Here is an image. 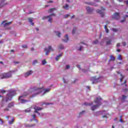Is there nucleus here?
I'll return each mask as SVG.
<instances>
[{"label": "nucleus", "mask_w": 128, "mask_h": 128, "mask_svg": "<svg viewBox=\"0 0 128 128\" xmlns=\"http://www.w3.org/2000/svg\"><path fill=\"white\" fill-rule=\"evenodd\" d=\"M16 96V91L14 90H11L9 91V93L7 94L6 96V102H9V100H12V96Z\"/></svg>", "instance_id": "1"}, {"label": "nucleus", "mask_w": 128, "mask_h": 128, "mask_svg": "<svg viewBox=\"0 0 128 128\" xmlns=\"http://www.w3.org/2000/svg\"><path fill=\"white\" fill-rule=\"evenodd\" d=\"M12 71L0 74V78L1 80H4V78H12Z\"/></svg>", "instance_id": "2"}, {"label": "nucleus", "mask_w": 128, "mask_h": 128, "mask_svg": "<svg viewBox=\"0 0 128 128\" xmlns=\"http://www.w3.org/2000/svg\"><path fill=\"white\" fill-rule=\"evenodd\" d=\"M28 92H26L24 93V94H23L22 96H20L19 97V100H20V102L22 104H26V102H28V100H25L24 99H21L22 98H26V96H28Z\"/></svg>", "instance_id": "3"}, {"label": "nucleus", "mask_w": 128, "mask_h": 128, "mask_svg": "<svg viewBox=\"0 0 128 128\" xmlns=\"http://www.w3.org/2000/svg\"><path fill=\"white\" fill-rule=\"evenodd\" d=\"M33 90L34 92H38L32 95V96H38V94H40V92H42V88H34Z\"/></svg>", "instance_id": "4"}, {"label": "nucleus", "mask_w": 128, "mask_h": 128, "mask_svg": "<svg viewBox=\"0 0 128 128\" xmlns=\"http://www.w3.org/2000/svg\"><path fill=\"white\" fill-rule=\"evenodd\" d=\"M44 52H46V56H48V54L50 52H54V49L52 48V46H49L48 48H44Z\"/></svg>", "instance_id": "5"}, {"label": "nucleus", "mask_w": 128, "mask_h": 128, "mask_svg": "<svg viewBox=\"0 0 128 128\" xmlns=\"http://www.w3.org/2000/svg\"><path fill=\"white\" fill-rule=\"evenodd\" d=\"M112 18H113V20H120V13L116 12L113 14Z\"/></svg>", "instance_id": "6"}, {"label": "nucleus", "mask_w": 128, "mask_h": 128, "mask_svg": "<svg viewBox=\"0 0 128 128\" xmlns=\"http://www.w3.org/2000/svg\"><path fill=\"white\" fill-rule=\"evenodd\" d=\"M98 78H96V76L92 77L90 78V80L92 82V84H98Z\"/></svg>", "instance_id": "7"}, {"label": "nucleus", "mask_w": 128, "mask_h": 128, "mask_svg": "<svg viewBox=\"0 0 128 128\" xmlns=\"http://www.w3.org/2000/svg\"><path fill=\"white\" fill-rule=\"evenodd\" d=\"M8 22V20H5L3 21L1 24H4V28H6V26H10V24H12V22H7V23H5V22Z\"/></svg>", "instance_id": "8"}, {"label": "nucleus", "mask_w": 128, "mask_h": 128, "mask_svg": "<svg viewBox=\"0 0 128 128\" xmlns=\"http://www.w3.org/2000/svg\"><path fill=\"white\" fill-rule=\"evenodd\" d=\"M8 4L6 2V0H0V8H2V6H4Z\"/></svg>", "instance_id": "9"}, {"label": "nucleus", "mask_w": 128, "mask_h": 128, "mask_svg": "<svg viewBox=\"0 0 128 128\" xmlns=\"http://www.w3.org/2000/svg\"><path fill=\"white\" fill-rule=\"evenodd\" d=\"M32 74V71L29 70L28 72L24 74V76L25 78H28V76H30V74Z\"/></svg>", "instance_id": "10"}, {"label": "nucleus", "mask_w": 128, "mask_h": 128, "mask_svg": "<svg viewBox=\"0 0 128 128\" xmlns=\"http://www.w3.org/2000/svg\"><path fill=\"white\" fill-rule=\"evenodd\" d=\"M86 10H87V12H88V14H92L94 10V8H90L88 6L86 8Z\"/></svg>", "instance_id": "11"}, {"label": "nucleus", "mask_w": 128, "mask_h": 128, "mask_svg": "<svg viewBox=\"0 0 128 128\" xmlns=\"http://www.w3.org/2000/svg\"><path fill=\"white\" fill-rule=\"evenodd\" d=\"M96 12L98 14H100V16H102V18H104V12H102V10H98Z\"/></svg>", "instance_id": "12"}, {"label": "nucleus", "mask_w": 128, "mask_h": 128, "mask_svg": "<svg viewBox=\"0 0 128 128\" xmlns=\"http://www.w3.org/2000/svg\"><path fill=\"white\" fill-rule=\"evenodd\" d=\"M100 106V104L92 106L91 107L92 110H96V108H98V106Z\"/></svg>", "instance_id": "13"}, {"label": "nucleus", "mask_w": 128, "mask_h": 128, "mask_svg": "<svg viewBox=\"0 0 128 128\" xmlns=\"http://www.w3.org/2000/svg\"><path fill=\"white\" fill-rule=\"evenodd\" d=\"M52 16H56V14L54 13H52L51 14H50V16L44 17L42 18V20H46V18H51Z\"/></svg>", "instance_id": "14"}, {"label": "nucleus", "mask_w": 128, "mask_h": 128, "mask_svg": "<svg viewBox=\"0 0 128 128\" xmlns=\"http://www.w3.org/2000/svg\"><path fill=\"white\" fill-rule=\"evenodd\" d=\"M102 100V98H100V96L97 97L94 100V102H100Z\"/></svg>", "instance_id": "15"}, {"label": "nucleus", "mask_w": 128, "mask_h": 128, "mask_svg": "<svg viewBox=\"0 0 128 128\" xmlns=\"http://www.w3.org/2000/svg\"><path fill=\"white\" fill-rule=\"evenodd\" d=\"M64 38L65 39L63 40V42H68V34L66 35Z\"/></svg>", "instance_id": "16"}, {"label": "nucleus", "mask_w": 128, "mask_h": 128, "mask_svg": "<svg viewBox=\"0 0 128 128\" xmlns=\"http://www.w3.org/2000/svg\"><path fill=\"white\" fill-rule=\"evenodd\" d=\"M69 7L70 6H68V4H65V6H63V8H64V10H68Z\"/></svg>", "instance_id": "17"}, {"label": "nucleus", "mask_w": 128, "mask_h": 128, "mask_svg": "<svg viewBox=\"0 0 128 128\" xmlns=\"http://www.w3.org/2000/svg\"><path fill=\"white\" fill-rule=\"evenodd\" d=\"M28 20L29 22L32 24V26H34V23L32 22V18H28Z\"/></svg>", "instance_id": "18"}, {"label": "nucleus", "mask_w": 128, "mask_h": 128, "mask_svg": "<svg viewBox=\"0 0 128 128\" xmlns=\"http://www.w3.org/2000/svg\"><path fill=\"white\" fill-rule=\"evenodd\" d=\"M110 60H111V61H112V62H114V60H116V58L112 55H111L110 56Z\"/></svg>", "instance_id": "19"}, {"label": "nucleus", "mask_w": 128, "mask_h": 128, "mask_svg": "<svg viewBox=\"0 0 128 128\" xmlns=\"http://www.w3.org/2000/svg\"><path fill=\"white\" fill-rule=\"evenodd\" d=\"M14 122V118H12V120L8 122L9 124H12Z\"/></svg>", "instance_id": "20"}, {"label": "nucleus", "mask_w": 128, "mask_h": 128, "mask_svg": "<svg viewBox=\"0 0 128 128\" xmlns=\"http://www.w3.org/2000/svg\"><path fill=\"white\" fill-rule=\"evenodd\" d=\"M62 54H60L59 55L57 56L56 57V60L57 62L58 60H60V58L62 57Z\"/></svg>", "instance_id": "21"}, {"label": "nucleus", "mask_w": 128, "mask_h": 128, "mask_svg": "<svg viewBox=\"0 0 128 128\" xmlns=\"http://www.w3.org/2000/svg\"><path fill=\"white\" fill-rule=\"evenodd\" d=\"M14 106V103L11 102L8 104V108H12Z\"/></svg>", "instance_id": "22"}, {"label": "nucleus", "mask_w": 128, "mask_h": 128, "mask_svg": "<svg viewBox=\"0 0 128 128\" xmlns=\"http://www.w3.org/2000/svg\"><path fill=\"white\" fill-rule=\"evenodd\" d=\"M104 28H105L106 32L107 34L110 32V30H108V26H106V25L104 26Z\"/></svg>", "instance_id": "23"}, {"label": "nucleus", "mask_w": 128, "mask_h": 128, "mask_svg": "<svg viewBox=\"0 0 128 128\" xmlns=\"http://www.w3.org/2000/svg\"><path fill=\"white\" fill-rule=\"evenodd\" d=\"M56 10V8H52L48 10V12H50V13L52 12V10Z\"/></svg>", "instance_id": "24"}, {"label": "nucleus", "mask_w": 128, "mask_h": 128, "mask_svg": "<svg viewBox=\"0 0 128 128\" xmlns=\"http://www.w3.org/2000/svg\"><path fill=\"white\" fill-rule=\"evenodd\" d=\"M55 33L56 34L57 36H58V38L60 37L61 34L60 32H55Z\"/></svg>", "instance_id": "25"}, {"label": "nucleus", "mask_w": 128, "mask_h": 128, "mask_svg": "<svg viewBox=\"0 0 128 128\" xmlns=\"http://www.w3.org/2000/svg\"><path fill=\"white\" fill-rule=\"evenodd\" d=\"M34 126H36L35 124H31V125L26 124L25 126L26 128H30V127Z\"/></svg>", "instance_id": "26"}, {"label": "nucleus", "mask_w": 128, "mask_h": 128, "mask_svg": "<svg viewBox=\"0 0 128 128\" xmlns=\"http://www.w3.org/2000/svg\"><path fill=\"white\" fill-rule=\"evenodd\" d=\"M121 78H120V82H122V80L124 78V76L122 74H120Z\"/></svg>", "instance_id": "27"}, {"label": "nucleus", "mask_w": 128, "mask_h": 128, "mask_svg": "<svg viewBox=\"0 0 128 128\" xmlns=\"http://www.w3.org/2000/svg\"><path fill=\"white\" fill-rule=\"evenodd\" d=\"M34 110H36L38 112V110H42V108L40 107H36V108H34Z\"/></svg>", "instance_id": "28"}, {"label": "nucleus", "mask_w": 128, "mask_h": 128, "mask_svg": "<svg viewBox=\"0 0 128 128\" xmlns=\"http://www.w3.org/2000/svg\"><path fill=\"white\" fill-rule=\"evenodd\" d=\"M92 104H94V102H91V103H86L85 102L84 103V106H92Z\"/></svg>", "instance_id": "29"}, {"label": "nucleus", "mask_w": 128, "mask_h": 128, "mask_svg": "<svg viewBox=\"0 0 128 128\" xmlns=\"http://www.w3.org/2000/svg\"><path fill=\"white\" fill-rule=\"evenodd\" d=\"M24 112H32V110H30V109L28 108V109H26V110H24Z\"/></svg>", "instance_id": "30"}, {"label": "nucleus", "mask_w": 128, "mask_h": 128, "mask_svg": "<svg viewBox=\"0 0 128 128\" xmlns=\"http://www.w3.org/2000/svg\"><path fill=\"white\" fill-rule=\"evenodd\" d=\"M32 116V118H33L34 120H35V122H38V120H36V114H33V115Z\"/></svg>", "instance_id": "31"}, {"label": "nucleus", "mask_w": 128, "mask_h": 128, "mask_svg": "<svg viewBox=\"0 0 128 128\" xmlns=\"http://www.w3.org/2000/svg\"><path fill=\"white\" fill-rule=\"evenodd\" d=\"M126 95H122V100L124 101V100H126Z\"/></svg>", "instance_id": "32"}, {"label": "nucleus", "mask_w": 128, "mask_h": 128, "mask_svg": "<svg viewBox=\"0 0 128 128\" xmlns=\"http://www.w3.org/2000/svg\"><path fill=\"white\" fill-rule=\"evenodd\" d=\"M49 18L48 20V22H50V24H52V18H51V17L50 18Z\"/></svg>", "instance_id": "33"}, {"label": "nucleus", "mask_w": 128, "mask_h": 128, "mask_svg": "<svg viewBox=\"0 0 128 128\" xmlns=\"http://www.w3.org/2000/svg\"><path fill=\"white\" fill-rule=\"evenodd\" d=\"M118 60H122V55H119L118 56Z\"/></svg>", "instance_id": "34"}, {"label": "nucleus", "mask_w": 128, "mask_h": 128, "mask_svg": "<svg viewBox=\"0 0 128 128\" xmlns=\"http://www.w3.org/2000/svg\"><path fill=\"white\" fill-rule=\"evenodd\" d=\"M76 28H74L72 31V34H76Z\"/></svg>", "instance_id": "35"}, {"label": "nucleus", "mask_w": 128, "mask_h": 128, "mask_svg": "<svg viewBox=\"0 0 128 128\" xmlns=\"http://www.w3.org/2000/svg\"><path fill=\"white\" fill-rule=\"evenodd\" d=\"M44 92L43 94V95L44 94H46V92H50V89L48 88V89H45L44 90Z\"/></svg>", "instance_id": "36"}, {"label": "nucleus", "mask_w": 128, "mask_h": 128, "mask_svg": "<svg viewBox=\"0 0 128 128\" xmlns=\"http://www.w3.org/2000/svg\"><path fill=\"white\" fill-rule=\"evenodd\" d=\"M59 48L60 50H64V45H60L59 46Z\"/></svg>", "instance_id": "37"}, {"label": "nucleus", "mask_w": 128, "mask_h": 128, "mask_svg": "<svg viewBox=\"0 0 128 128\" xmlns=\"http://www.w3.org/2000/svg\"><path fill=\"white\" fill-rule=\"evenodd\" d=\"M94 44H98V40H96L94 42Z\"/></svg>", "instance_id": "38"}, {"label": "nucleus", "mask_w": 128, "mask_h": 128, "mask_svg": "<svg viewBox=\"0 0 128 128\" xmlns=\"http://www.w3.org/2000/svg\"><path fill=\"white\" fill-rule=\"evenodd\" d=\"M122 116H120V122H124V121H123V120H122Z\"/></svg>", "instance_id": "39"}, {"label": "nucleus", "mask_w": 128, "mask_h": 128, "mask_svg": "<svg viewBox=\"0 0 128 128\" xmlns=\"http://www.w3.org/2000/svg\"><path fill=\"white\" fill-rule=\"evenodd\" d=\"M86 4H90V6H98V5H94V4H92V3H88V2H86Z\"/></svg>", "instance_id": "40"}, {"label": "nucleus", "mask_w": 128, "mask_h": 128, "mask_svg": "<svg viewBox=\"0 0 128 128\" xmlns=\"http://www.w3.org/2000/svg\"><path fill=\"white\" fill-rule=\"evenodd\" d=\"M38 64V60H35L32 62V64L34 66V64Z\"/></svg>", "instance_id": "41"}, {"label": "nucleus", "mask_w": 128, "mask_h": 128, "mask_svg": "<svg viewBox=\"0 0 128 128\" xmlns=\"http://www.w3.org/2000/svg\"><path fill=\"white\" fill-rule=\"evenodd\" d=\"M46 64V60H44L42 61V64L43 65Z\"/></svg>", "instance_id": "42"}, {"label": "nucleus", "mask_w": 128, "mask_h": 128, "mask_svg": "<svg viewBox=\"0 0 128 128\" xmlns=\"http://www.w3.org/2000/svg\"><path fill=\"white\" fill-rule=\"evenodd\" d=\"M111 42H112V41L110 40H109L106 42V44H110Z\"/></svg>", "instance_id": "43"}, {"label": "nucleus", "mask_w": 128, "mask_h": 128, "mask_svg": "<svg viewBox=\"0 0 128 128\" xmlns=\"http://www.w3.org/2000/svg\"><path fill=\"white\" fill-rule=\"evenodd\" d=\"M22 48H28V46L26 44L22 45Z\"/></svg>", "instance_id": "44"}, {"label": "nucleus", "mask_w": 128, "mask_h": 128, "mask_svg": "<svg viewBox=\"0 0 128 128\" xmlns=\"http://www.w3.org/2000/svg\"><path fill=\"white\" fill-rule=\"evenodd\" d=\"M34 113H36V114H38L40 116V112H38V110H35L34 111Z\"/></svg>", "instance_id": "45"}, {"label": "nucleus", "mask_w": 128, "mask_h": 128, "mask_svg": "<svg viewBox=\"0 0 128 128\" xmlns=\"http://www.w3.org/2000/svg\"><path fill=\"white\" fill-rule=\"evenodd\" d=\"M9 110H10L8 109V108L4 109V112H8Z\"/></svg>", "instance_id": "46"}, {"label": "nucleus", "mask_w": 128, "mask_h": 128, "mask_svg": "<svg viewBox=\"0 0 128 128\" xmlns=\"http://www.w3.org/2000/svg\"><path fill=\"white\" fill-rule=\"evenodd\" d=\"M112 30H113V32H118V29H116V28H112Z\"/></svg>", "instance_id": "47"}, {"label": "nucleus", "mask_w": 128, "mask_h": 128, "mask_svg": "<svg viewBox=\"0 0 128 128\" xmlns=\"http://www.w3.org/2000/svg\"><path fill=\"white\" fill-rule=\"evenodd\" d=\"M122 44L123 46H126V42H122Z\"/></svg>", "instance_id": "48"}, {"label": "nucleus", "mask_w": 128, "mask_h": 128, "mask_svg": "<svg viewBox=\"0 0 128 128\" xmlns=\"http://www.w3.org/2000/svg\"><path fill=\"white\" fill-rule=\"evenodd\" d=\"M126 22V18H124V20H121L120 22Z\"/></svg>", "instance_id": "49"}, {"label": "nucleus", "mask_w": 128, "mask_h": 128, "mask_svg": "<svg viewBox=\"0 0 128 128\" xmlns=\"http://www.w3.org/2000/svg\"><path fill=\"white\" fill-rule=\"evenodd\" d=\"M44 104H48H48H50V103L44 102V103H42V106H44Z\"/></svg>", "instance_id": "50"}, {"label": "nucleus", "mask_w": 128, "mask_h": 128, "mask_svg": "<svg viewBox=\"0 0 128 128\" xmlns=\"http://www.w3.org/2000/svg\"><path fill=\"white\" fill-rule=\"evenodd\" d=\"M0 122H1V124H4V120H2L1 118H0Z\"/></svg>", "instance_id": "51"}, {"label": "nucleus", "mask_w": 128, "mask_h": 128, "mask_svg": "<svg viewBox=\"0 0 128 128\" xmlns=\"http://www.w3.org/2000/svg\"><path fill=\"white\" fill-rule=\"evenodd\" d=\"M70 16V14H67L64 16V18H68Z\"/></svg>", "instance_id": "52"}, {"label": "nucleus", "mask_w": 128, "mask_h": 128, "mask_svg": "<svg viewBox=\"0 0 128 128\" xmlns=\"http://www.w3.org/2000/svg\"><path fill=\"white\" fill-rule=\"evenodd\" d=\"M123 92H128V89L126 88L125 89H124Z\"/></svg>", "instance_id": "53"}, {"label": "nucleus", "mask_w": 128, "mask_h": 128, "mask_svg": "<svg viewBox=\"0 0 128 128\" xmlns=\"http://www.w3.org/2000/svg\"><path fill=\"white\" fill-rule=\"evenodd\" d=\"M70 68V65L66 66V70H68Z\"/></svg>", "instance_id": "54"}, {"label": "nucleus", "mask_w": 128, "mask_h": 128, "mask_svg": "<svg viewBox=\"0 0 128 128\" xmlns=\"http://www.w3.org/2000/svg\"><path fill=\"white\" fill-rule=\"evenodd\" d=\"M82 50V46H80V48L78 49L79 50Z\"/></svg>", "instance_id": "55"}, {"label": "nucleus", "mask_w": 128, "mask_h": 128, "mask_svg": "<svg viewBox=\"0 0 128 128\" xmlns=\"http://www.w3.org/2000/svg\"><path fill=\"white\" fill-rule=\"evenodd\" d=\"M76 67H77L78 68H79L80 70V65H77V66H76Z\"/></svg>", "instance_id": "56"}, {"label": "nucleus", "mask_w": 128, "mask_h": 128, "mask_svg": "<svg viewBox=\"0 0 128 128\" xmlns=\"http://www.w3.org/2000/svg\"><path fill=\"white\" fill-rule=\"evenodd\" d=\"M120 46V43H118V44H117V45H116V46H117L118 48H119V46Z\"/></svg>", "instance_id": "57"}, {"label": "nucleus", "mask_w": 128, "mask_h": 128, "mask_svg": "<svg viewBox=\"0 0 128 128\" xmlns=\"http://www.w3.org/2000/svg\"><path fill=\"white\" fill-rule=\"evenodd\" d=\"M102 10H106V9L104 8V7H101L100 8Z\"/></svg>", "instance_id": "58"}, {"label": "nucleus", "mask_w": 128, "mask_h": 128, "mask_svg": "<svg viewBox=\"0 0 128 128\" xmlns=\"http://www.w3.org/2000/svg\"><path fill=\"white\" fill-rule=\"evenodd\" d=\"M14 64H20V62H14Z\"/></svg>", "instance_id": "59"}, {"label": "nucleus", "mask_w": 128, "mask_h": 128, "mask_svg": "<svg viewBox=\"0 0 128 128\" xmlns=\"http://www.w3.org/2000/svg\"><path fill=\"white\" fill-rule=\"evenodd\" d=\"M2 92V94H4V93L6 92V91H5L4 90H2V92Z\"/></svg>", "instance_id": "60"}, {"label": "nucleus", "mask_w": 128, "mask_h": 128, "mask_svg": "<svg viewBox=\"0 0 128 128\" xmlns=\"http://www.w3.org/2000/svg\"><path fill=\"white\" fill-rule=\"evenodd\" d=\"M126 84V80H125L124 84H122H122Z\"/></svg>", "instance_id": "61"}, {"label": "nucleus", "mask_w": 128, "mask_h": 128, "mask_svg": "<svg viewBox=\"0 0 128 128\" xmlns=\"http://www.w3.org/2000/svg\"><path fill=\"white\" fill-rule=\"evenodd\" d=\"M116 52H120V49H118V50H116Z\"/></svg>", "instance_id": "62"}, {"label": "nucleus", "mask_w": 128, "mask_h": 128, "mask_svg": "<svg viewBox=\"0 0 128 128\" xmlns=\"http://www.w3.org/2000/svg\"><path fill=\"white\" fill-rule=\"evenodd\" d=\"M125 2L127 4V6H128V0Z\"/></svg>", "instance_id": "63"}, {"label": "nucleus", "mask_w": 128, "mask_h": 128, "mask_svg": "<svg viewBox=\"0 0 128 128\" xmlns=\"http://www.w3.org/2000/svg\"><path fill=\"white\" fill-rule=\"evenodd\" d=\"M48 4H50V2H52V0H50L48 2Z\"/></svg>", "instance_id": "64"}]
</instances>
